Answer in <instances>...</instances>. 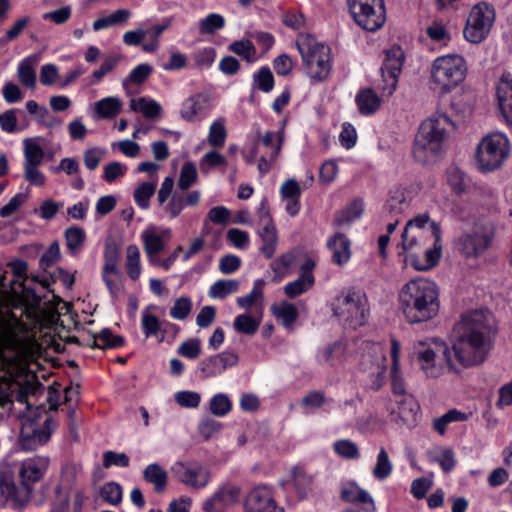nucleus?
<instances>
[{
    "mask_svg": "<svg viewBox=\"0 0 512 512\" xmlns=\"http://www.w3.org/2000/svg\"><path fill=\"white\" fill-rule=\"evenodd\" d=\"M497 333L493 314L487 309L470 310L454 325L451 337L456 360L464 368L482 364L492 350Z\"/></svg>",
    "mask_w": 512,
    "mask_h": 512,
    "instance_id": "nucleus-1",
    "label": "nucleus"
},
{
    "mask_svg": "<svg viewBox=\"0 0 512 512\" xmlns=\"http://www.w3.org/2000/svg\"><path fill=\"white\" fill-rule=\"evenodd\" d=\"M49 458L35 456L19 463L18 476L20 486L15 485L11 468L0 471L1 495L13 503L14 507H23L28 503L33 492V484L40 481L49 466Z\"/></svg>",
    "mask_w": 512,
    "mask_h": 512,
    "instance_id": "nucleus-3",
    "label": "nucleus"
},
{
    "mask_svg": "<svg viewBox=\"0 0 512 512\" xmlns=\"http://www.w3.org/2000/svg\"><path fill=\"white\" fill-rule=\"evenodd\" d=\"M119 257L120 254L115 245H106L102 277L112 295H117L122 288L121 276L117 268Z\"/></svg>",
    "mask_w": 512,
    "mask_h": 512,
    "instance_id": "nucleus-17",
    "label": "nucleus"
},
{
    "mask_svg": "<svg viewBox=\"0 0 512 512\" xmlns=\"http://www.w3.org/2000/svg\"><path fill=\"white\" fill-rule=\"evenodd\" d=\"M171 473L177 481L195 490L205 488L211 479L210 470L198 462L178 461L171 467Z\"/></svg>",
    "mask_w": 512,
    "mask_h": 512,
    "instance_id": "nucleus-14",
    "label": "nucleus"
},
{
    "mask_svg": "<svg viewBox=\"0 0 512 512\" xmlns=\"http://www.w3.org/2000/svg\"><path fill=\"white\" fill-rule=\"evenodd\" d=\"M274 315L281 319L285 326H289L296 321L298 312L293 304L283 302L279 307L274 309Z\"/></svg>",
    "mask_w": 512,
    "mask_h": 512,
    "instance_id": "nucleus-59",
    "label": "nucleus"
},
{
    "mask_svg": "<svg viewBox=\"0 0 512 512\" xmlns=\"http://www.w3.org/2000/svg\"><path fill=\"white\" fill-rule=\"evenodd\" d=\"M296 44L306 74L318 82L325 80L331 70L330 48L311 35L301 36Z\"/></svg>",
    "mask_w": 512,
    "mask_h": 512,
    "instance_id": "nucleus-8",
    "label": "nucleus"
},
{
    "mask_svg": "<svg viewBox=\"0 0 512 512\" xmlns=\"http://www.w3.org/2000/svg\"><path fill=\"white\" fill-rule=\"evenodd\" d=\"M174 399L178 405L184 408H197L201 401V396L195 391H179Z\"/></svg>",
    "mask_w": 512,
    "mask_h": 512,
    "instance_id": "nucleus-64",
    "label": "nucleus"
},
{
    "mask_svg": "<svg viewBox=\"0 0 512 512\" xmlns=\"http://www.w3.org/2000/svg\"><path fill=\"white\" fill-rule=\"evenodd\" d=\"M240 488L235 485H223L202 505L205 512H225V510L239 500Z\"/></svg>",
    "mask_w": 512,
    "mask_h": 512,
    "instance_id": "nucleus-18",
    "label": "nucleus"
},
{
    "mask_svg": "<svg viewBox=\"0 0 512 512\" xmlns=\"http://www.w3.org/2000/svg\"><path fill=\"white\" fill-rule=\"evenodd\" d=\"M404 58V52L399 46H393L386 51V57L381 66V76L385 83L382 90L387 95H391L396 89Z\"/></svg>",
    "mask_w": 512,
    "mask_h": 512,
    "instance_id": "nucleus-15",
    "label": "nucleus"
},
{
    "mask_svg": "<svg viewBox=\"0 0 512 512\" xmlns=\"http://www.w3.org/2000/svg\"><path fill=\"white\" fill-rule=\"evenodd\" d=\"M100 494L104 501L111 505H118L122 500V488L115 482L106 483Z\"/></svg>",
    "mask_w": 512,
    "mask_h": 512,
    "instance_id": "nucleus-58",
    "label": "nucleus"
},
{
    "mask_svg": "<svg viewBox=\"0 0 512 512\" xmlns=\"http://www.w3.org/2000/svg\"><path fill=\"white\" fill-rule=\"evenodd\" d=\"M332 311L345 327L357 329L367 323L370 304L364 290L350 287L334 299Z\"/></svg>",
    "mask_w": 512,
    "mask_h": 512,
    "instance_id": "nucleus-6",
    "label": "nucleus"
},
{
    "mask_svg": "<svg viewBox=\"0 0 512 512\" xmlns=\"http://www.w3.org/2000/svg\"><path fill=\"white\" fill-rule=\"evenodd\" d=\"M257 138L265 147L270 149V159L276 160L282 149V144L284 141L283 133L267 131L264 135H261L260 131H258Z\"/></svg>",
    "mask_w": 512,
    "mask_h": 512,
    "instance_id": "nucleus-34",
    "label": "nucleus"
},
{
    "mask_svg": "<svg viewBox=\"0 0 512 512\" xmlns=\"http://www.w3.org/2000/svg\"><path fill=\"white\" fill-rule=\"evenodd\" d=\"M24 144V165H40L44 160V151L35 138H26Z\"/></svg>",
    "mask_w": 512,
    "mask_h": 512,
    "instance_id": "nucleus-36",
    "label": "nucleus"
},
{
    "mask_svg": "<svg viewBox=\"0 0 512 512\" xmlns=\"http://www.w3.org/2000/svg\"><path fill=\"white\" fill-rule=\"evenodd\" d=\"M225 26V19L220 14L211 13L199 22V32L203 35L214 34Z\"/></svg>",
    "mask_w": 512,
    "mask_h": 512,
    "instance_id": "nucleus-49",
    "label": "nucleus"
},
{
    "mask_svg": "<svg viewBox=\"0 0 512 512\" xmlns=\"http://www.w3.org/2000/svg\"><path fill=\"white\" fill-rule=\"evenodd\" d=\"M409 201L407 200L403 190L397 189L387 199L384 206L387 217H402L404 211L408 209Z\"/></svg>",
    "mask_w": 512,
    "mask_h": 512,
    "instance_id": "nucleus-28",
    "label": "nucleus"
},
{
    "mask_svg": "<svg viewBox=\"0 0 512 512\" xmlns=\"http://www.w3.org/2000/svg\"><path fill=\"white\" fill-rule=\"evenodd\" d=\"M335 452L346 459H357L359 449L357 445L350 440H339L334 443Z\"/></svg>",
    "mask_w": 512,
    "mask_h": 512,
    "instance_id": "nucleus-63",
    "label": "nucleus"
},
{
    "mask_svg": "<svg viewBox=\"0 0 512 512\" xmlns=\"http://www.w3.org/2000/svg\"><path fill=\"white\" fill-rule=\"evenodd\" d=\"M292 478L299 499H304L311 489L312 477L302 467H294Z\"/></svg>",
    "mask_w": 512,
    "mask_h": 512,
    "instance_id": "nucleus-38",
    "label": "nucleus"
},
{
    "mask_svg": "<svg viewBox=\"0 0 512 512\" xmlns=\"http://www.w3.org/2000/svg\"><path fill=\"white\" fill-rule=\"evenodd\" d=\"M153 68L147 63L139 64L129 74L127 78L123 80V86L126 87L128 84L133 83L140 85L146 81L151 75Z\"/></svg>",
    "mask_w": 512,
    "mask_h": 512,
    "instance_id": "nucleus-55",
    "label": "nucleus"
},
{
    "mask_svg": "<svg viewBox=\"0 0 512 512\" xmlns=\"http://www.w3.org/2000/svg\"><path fill=\"white\" fill-rule=\"evenodd\" d=\"M363 211V206L361 201H354L351 205H349L346 209L339 212L335 219L334 225L337 227H343L345 225L351 224L354 220L358 219Z\"/></svg>",
    "mask_w": 512,
    "mask_h": 512,
    "instance_id": "nucleus-39",
    "label": "nucleus"
},
{
    "mask_svg": "<svg viewBox=\"0 0 512 512\" xmlns=\"http://www.w3.org/2000/svg\"><path fill=\"white\" fill-rule=\"evenodd\" d=\"M260 325V320L248 315V314H240L238 315L233 322L234 329L242 334L246 335H254Z\"/></svg>",
    "mask_w": 512,
    "mask_h": 512,
    "instance_id": "nucleus-43",
    "label": "nucleus"
},
{
    "mask_svg": "<svg viewBox=\"0 0 512 512\" xmlns=\"http://www.w3.org/2000/svg\"><path fill=\"white\" fill-rule=\"evenodd\" d=\"M427 213H422L410 219L401 235L403 249L416 248L419 240L431 239V223Z\"/></svg>",
    "mask_w": 512,
    "mask_h": 512,
    "instance_id": "nucleus-16",
    "label": "nucleus"
},
{
    "mask_svg": "<svg viewBox=\"0 0 512 512\" xmlns=\"http://www.w3.org/2000/svg\"><path fill=\"white\" fill-rule=\"evenodd\" d=\"M34 384L22 385L17 380H0V407L13 406L14 402L25 405L27 413L20 410L16 415L21 420L19 445L32 451L47 443L56 428L55 421L43 409L32 410L28 396L33 394Z\"/></svg>",
    "mask_w": 512,
    "mask_h": 512,
    "instance_id": "nucleus-2",
    "label": "nucleus"
},
{
    "mask_svg": "<svg viewBox=\"0 0 512 512\" xmlns=\"http://www.w3.org/2000/svg\"><path fill=\"white\" fill-rule=\"evenodd\" d=\"M156 189V183L144 182L140 184L134 191V200L142 209L149 207V200L153 196Z\"/></svg>",
    "mask_w": 512,
    "mask_h": 512,
    "instance_id": "nucleus-53",
    "label": "nucleus"
},
{
    "mask_svg": "<svg viewBox=\"0 0 512 512\" xmlns=\"http://www.w3.org/2000/svg\"><path fill=\"white\" fill-rule=\"evenodd\" d=\"M141 325L146 337L157 335L161 328L158 317L151 314L149 308L142 312Z\"/></svg>",
    "mask_w": 512,
    "mask_h": 512,
    "instance_id": "nucleus-57",
    "label": "nucleus"
},
{
    "mask_svg": "<svg viewBox=\"0 0 512 512\" xmlns=\"http://www.w3.org/2000/svg\"><path fill=\"white\" fill-rule=\"evenodd\" d=\"M495 9L487 2L476 4L469 15L463 34L471 43L482 42L489 34L495 21Z\"/></svg>",
    "mask_w": 512,
    "mask_h": 512,
    "instance_id": "nucleus-13",
    "label": "nucleus"
},
{
    "mask_svg": "<svg viewBox=\"0 0 512 512\" xmlns=\"http://www.w3.org/2000/svg\"><path fill=\"white\" fill-rule=\"evenodd\" d=\"M165 235L169 237V230H164L162 234H159L155 227H149L143 231L141 238L147 255L159 254L164 249L165 242L163 238Z\"/></svg>",
    "mask_w": 512,
    "mask_h": 512,
    "instance_id": "nucleus-27",
    "label": "nucleus"
},
{
    "mask_svg": "<svg viewBox=\"0 0 512 512\" xmlns=\"http://www.w3.org/2000/svg\"><path fill=\"white\" fill-rule=\"evenodd\" d=\"M493 236V225L489 221H479L463 232L456 247L466 257H476L490 246Z\"/></svg>",
    "mask_w": 512,
    "mask_h": 512,
    "instance_id": "nucleus-11",
    "label": "nucleus"
},
{
    "mask_svg": "<svg viewBox=\"0 0 512 512\" xmlns=\"http://www.w3.org/2000/svg\"><path fill=\"white\" fill-rule=\"evenodd\" d=\"M393 470V464L384 447H381L377 455L376 464L373 468V476L378 480L388 478Z\"/></svg>",
    "mask_w": 512,
    "mask_h": 512,
    "instance_id": "nucleus-40",
    "label": "nucleus"
},
{
    "mask_svg": "<svg viewBox=\"0 0 512 512\" xmlns=\"http://www.w3.org/2000/svg\"><path fill=\"white\" fill-rule=\"evenodd\" d=\"M245 510L250 512H284L283 508L277 507L272 493L266 486H259L253 489L245 501Z\"/></svg>",
    "mask_w": 512,
    "mask_h": 512,
    "instance_id": "nucleus-19",
    "label": "nucleus"
},
{
    "mask_svg": "<svg viewBox=\"0 0 512 512\" xmlns=\"http://www.w3.org/2000/svg\"><path fill=\"white\" fill-rule=\"evenodd\" d=\"M179 355L188 358L196 359L201 354V341L198 338H191L183 342L177 349Z\"/></svg>",
    "mask_w": 512,
    "mask_h": 512,
    "instance_id": "nucleus-62",
    "label": "nucleus"
},
{
    "mask_svg": "<svg viewBox=\"0 0 512 512\" xmlns=\"http://www.w3.org/2000/svg\"><path fill=\"white\" fill-rule=\"evenodd\" d=\"M313 285L314 282L311 281V278L300 275L296 280L284 286V292L287 297L293 299L311 289Z\"/></svg>",
    "mask_w": 512,
    "mask_h": 512,
    "instance_id": "nucleus-44",
    "label": "nucleus"
},
{
    "mask_svg": "<svg viewBox=\"0 0 512 512\" xmlns=\"http://www.w3.org/2000/svg\"><path fill=\"white\" fill-rule=\"evenodd\" d=\"M66 246L72 255H76L83 247L86 240L85 231L77 226L66 229L65 233Z\"/></svg>",
    "mask_w": 512,
    "mask_h": 512,
    "instance_id": "nucleus-37",
    "label": "nucleus"
},
{
    "mask_svg": "<svg viewBox=\"0 0 512 512\" xmlns=\"http://www.w3.org/2000/svg\"><path fill=\"white\" fill-rule=\"evenodd\" d=\"M450 126H453V123L442 113L433 114L420 125L413 147V155L417 162L428 164L436 160Z\"/></svg>",
    "mask_w": 512,
    "mask_h": 512,
    "instance_id": "nucleus-5",
    "label": "nucleus"
},
{
    "mask_svg": "<svg viewBox=\"0 0 512 512\" xmlns=\"http://www.w3.org/2000/svg\"><path fill=\"white\" fill-rule=\"evenodd\" d=\"M226 136L225 120L222 118L217 119L210 126L208 143L213 147H222L225 143Z\"/></svg>",
    "mask_w": 512,
    "mask_h": 512,
    "instance_id": "nucleus-47",
    "label": "nucleus"
},
{
    "mask_svg": "<svg viewBox=\"0 0 512 512\" xmlns=\"http://www.w3.org/2000/svg\"><path fill=\"white\" fill-rule=\"evenodd\" d=\"M437 285L428 279L418 278L406 283L400 291L401 309L410 323L432 319L439 312Z\"/></svg>",
    "mask_w": 512,
    "mask_h": 512,
    "instance_id": "nucleus-4",
    "label": "nucleus"
},
{
    "mask_svg": "<svg viewBox=\"0 0 512 512\" xmlns=\"http://www.w3.org/2000/svg\"><path fill=\"white\" fill-rule=\"evenodd\" d=\"M447 180L456 193L459 194L466 190L468 178L460 168L455 166L450 167L447 171Z\"/></svg>",
    "mask_w": 512,
    "mask_h": 512,
    "instance_id": "nucleus-52",
    "label": "nucleus"
},
{
    "mask_svg": "<svg viewBox=\"0 0 512 512\" xmlns=\"http://www.w3.org/2000/svg\"><path fill=\"white\" fill-rule=\"evenodd\" d=\"M327 247L332 252V262L343 265L351 258V241L343 233H336L327 241Z\"/></svg>",
    "mask_w": 512,
    "mask_h": 512,
    "instance_id": "nucleus-22",
    "label": "nucleus"
},
{
    "mask_svg": "<svg viewBox=\"0 0 512 512\" xmlns=\"http://www.w3.org/2000/svg\"><path fill=\"white\" fill-rule=\"evenodd\" d=\"M143 479L153 485L154 491L158 494L166 490L168 474L158 463H152L143 470Z\"/></svg>",
    "mask_w": 512,
    "mask_h": 512,
    "instance_id": "nucleus-26",
    "label": "nucleus"
},
{
    "mask_svg": "<svg viewBox=\"0 0 512 512\" xmlns=\"http://www.w3.org/2000/svg\"><path fill=\"white\" fill-rule=\"evenodd\" d=\"M356 103L362 114L369 115L379 108L380 99L372 89H365L356 96Z\"/></svg>",
    "mask_w": 512,
    "mask_h": 512,
    "instance_id": "nucleus-33",
    "label": "nucleus"
},
{
    "mask_svg": "<svg viewBox=\"0 0 512 512\" xmlns=\"http://www.w3.org/2000/svg\"><path fill=\"white\" fill-rule=\"evenodd\" d=\"M354 21L364 30L374 32L385 23L384 0H347Z\"/></svg>",
    "mask_w": 512,
    "mask_h": 512,
    "instance_id": "nucleus-12",
    "label": "nucleus"
},
{
    "mask_svg": "<svg viewBox=\"0 0 512 512\" xmlns=\"http://www.w3.org/2000/svg\"><path fill=\"white\" fill-rule=\"evenodd\" d=\"M197 179V170L196 166L192 162H187L183 165L179 180L178 186L181 190H187L193 183L196 182Z\"/></svg>",
    "mask_w": 512,
    "mask_h": 512,
    "instance_id": "nucleus-60",
    "label": "nucleus"
},
{
    "mask_svg": "<svg viewBox=\"0 0 512 512\" xmlns=\"http://www.w3.org/2000/svg\"><path fill=\"white\" fill-rule=\"evenodd\" d=\"M265 285L264 280L257 279L254 282V287L252 291L246 296L239 297L237 299V304L243 309H250L253 305H255L258 301L263 300V286Z\"/></svg>",
    "mask_w": 512,
    "mask_h": 512,
    "instance_id": "nucleus-45",
    "label": "nucleus"
},
{
    "mask_svg": "<svg viewBox=\"0 0 512 512\" xmlns=\"http://www.w3.org/2000/svg\"><path fill=\"white\" fill-rule=\"evenodd\" d=\"M207 100V96L201 93L187 98L182 104L181 117L187 121L194 120L196 115L205 108Z\"/></svg>",
    "mask_w": 512,
    "mask_h": 512,
    "instance_id": "nucleus-30",
    "label": "nucleus"
},
{
    "mask_svg": "<svg viewBox=\"0 0 512 512\" xmlns=\"http://www.w3.org/2000/svg\"><path fill=\"white\" fill-rule=\"evenodd\" d=\"M240 283L236 279H224L216 281L209 289L211 298L224 299L239 290Z\"/></svg>",
    "mask_w": 512,
    "mask_h": 512,
    "instance_id": "nucleus-35",
    "label": "nucleus"
},
{
    "mask_svg": "<svg viewBox=\"0 0 512 512\" xmlns=\"http://www.w3.org/2000/svg\"><path fill=\"white\" fill-rule=\"evenodd\" d=\"M431 239L419 240L416 248L404 249L407 252L405 261H409L414 269L426 271L435 267L441 257L442 239L440 225L431 223Z\"/></svg>",
    "mask_w": 512,
    "mask_h": 512,
    "instance_id": "nucleus-10",
    "label": "nucleus"
},
{
    "mask_svg": "<svg viewBox=\"0 0 512 512\" xmlns=\"http://www.w3.org/2000/svg\"><path fill=\"white\" fill-rule=\"evenodd\" d=\"M14 276L17 278L16 280H12L9 282V289L12 297L17 298L19 300L33 298L37 299V296L33 289H30L24 285V279L26 277V272L28 270L27 262L23 260H15L9 263Z\"/></svg>",
    "mask_w": 512,
    "mask_h": 512,
    "instance_id": "nucleus-20",
    "label": "nucleus"
},
{
    "mask_svg": "<svg viewBox=\"0 0 512 512\" xmlns=\"http://www.w3.org/2000/svg\"><path fill=\"white\" fill-rule=\"evenodd\" d=\"M341 498L345 502L362 504L365 512H374L375 510L372 497L355 483H351L342 489Z\"/></svg>",
    "mask_w": 512,
    "mask_h": 512,
    "instance_id": "nucleus-24",
    "label": "nucleus"
},
{
    "mask_svg": "<svg viewBox=\"0 0 512 512\" xmlns=\"http://www.w3.org/2000/svg\"><path fill=\"white\" fill-rule=\"evenodd\" d=\"M497 97L507 123L512 126V77L509 73L502 75L497 86Z\"/></svg>",
    "mask_w": 512,
    "mask_h": 512,
    "instance_id": "nucleus-23",
    "label": "nucleus"
},
{
    "mask_svg": "<svg viewBox=\"0 0 512 512\" xmlns=\"http://www.w3.org/2000/svg\"><path fill=\"white\" fill-rule=\"evenodd\" d=\"M413 357L427 377L437 378L442 374V366L436 363L435 350L428 347L424 342H418L414 346Z\"/></svg>",
    "mask_w": 512,
    "mask_h": 512,
    "instance_id": "nucleus-21",
    "label": "nucleus"
},
{
    "mask_svg": "<svg viewBox=\"0 0 512 512\" xmlns=\"http://www.w3.org/2000/svg\"><path fill=\"white\" fill-rule=\"evenodd\" d=\"M259 235L263 241V245L261 246L260 251L266 258L269 259L274 255L278 242L275 225L272 224L263 226L259 231Z\"/></svg>",
    "mask_w": 512,
    "mask_h": 512,
    "instance_id": "nucleus-32",
    "label": "nucleus"
},
{
    "mask_svg": "<svg viewBox=\"0 0 512 512\" xmlns=\"http://www.w3.org/2000/svg\"><path fill=\"white\" fill-rule=\"evenodd\" d=\"M467 419H468V416L466 413L461 412L457 409H451L448 412H446L444 415H442L441 417L434 419L433 428L440 435H443L446 431V427L448 424H450L452 422H462Z\"/></svg>",
    "mask_w": 512,
    "mask_h": 512,
    "instance_id": "nucleus-41",
    "label": "nucleus"
},
{
    "mask_svg": "<svg viewBox=\"0 0 512 512\" xmlns=\"http://www.w3.org/2000/svg\"><path fill=\"white\" fill-rule=\"evenodd\" d=\"M124 338L114 335L108 328H104L99 334L93 335L91 347L99 349H111L124 345Z\"/></svg>",
    "mask_w": 512,
    "mask_h": 512,
    "instance_id": "nucleus-31",
    "label": "nucleus"
},
{
    "mask_svg": "<svg viewBox=\"0 0 512 512\" xmlns=\"http://www.w3.org/2000/svg\"><path fill=\"white\" fill-rule=\"evenodd\" d=\"M418 404L411 396H400L397 400V414L398 417L404 421L410 420L418 411Z\"/></svg>",
    "mask_w": 512,
    "mask_h": 512,
    "instance_id": "nucleus-46",
    "label": "nucleus"
},
{
    "mask_svg": "<svg viewBox=\"0 0 512 512\" xmlns=\"http://www.w3.org/2000/svg\"><path fill=\"white\" fill-rule=\"evenodd\" d=\"M229 51L243 57L247 62L255 59L256 49L250 40H238L229 45Z\"/></svg>",
    "mask_w": 512,
    "mask_h": 512,
    "instance_id": "nucleus-54",
    "label": "nucleus"
},
{
    "mask_svg": "<svg viewBox=\"0 0 512 512\" xmlns=\"http://www.w3.org/2000/svg\"><path fill=\"white\" fill-rule=\"evenodd\" d=\"M467 64L458 54L437 57L431 64L430 84L442 94L451 92L465 79Z\"/></svg>",
    "mask_w": 512,
    "mask_h": 512,
    "instance_id": "nucleus-7",
    "label": "nucleus"
},
{
    "mask_svg": "<svg viewBox=\"0 0 512 512\" xmlns=\"http://www.w3.org/2000/svg\"><path fill=\"white\" fill-rule=\"evenodd\" d=\"M39 56L37 54L24 58L18 65L17 76L20 83L26 88L33 89L36 85V71Z\"/></svg>",
    "mask_w": 512,
    "mask_h": 512,
    "instance_id": "nucleus-25",
    "label": "nucleus"
},
{
    "mask_svg": "<svg viewBox=\"0 0 512 512\" xmlns=\"http://www.w3.org/2000/svg\"><path fill=\"white\" fill-rule=\"evenodd\" d=\"M121 101L115 97H107L95 104V110L102 118H113L121 109Z\"/></svg>",
    "mask_w": 512,
    "mask_h": 512,
    "instance_id": "nucleus-42",
    "label": "nucleus"
},
{
    "mask_svg": "<svg viewBox=\"0 0 512 512\" xmlns=\"http://www.w3.org/2000/svg\"><path fill=\"white\" fill-rule=\"evenodd\" d=\"M192 307L193 303L189 297L176 298L170 308V316L175 320H185L190 315Z\"/></svg>",
    "mask_w": 512,
    "mask_h": 512,
    "instance_id": "nucleus-51",
    "label": "nucleus"
},
{
    "mask_svg": "<svg viewBox=\"0 0 512 512\" xmlns=\"http://www.w3.org/2000/svg\"><path fill=\"white\" fill-rule=\"evenodd\" d=\"M294 260V253L287 252L271 263V269L275 272L279 280L290 272Z\"/></svg>",
    "mask_w": 512,
    "mask_h": 512,
    "instance_id": "nucleus-56",
    "label": "nucleus"
},
{
    "mask_svg": "<svg viewBox=\"0 0 512 512\" xmlns=\"http://www.w3.org/2000/svg\"><path fill=\"white\" fill-rule=\"evenodd\" d=\"M127 274L132 280H137L141 273L140 252L136 245L127 247Z\"/></svg>",
    "mask_w": 512,
    "mask_h": 512,
    "instance_id": "nucleus-48",
    "label": "nucleus"
},
{
    "mask_svg": "<svg viewBox=\"0 0 512 512\" xmlns=\"http://www.w3.org/2000/svg\"><path fill=\"white\" fill-rule=\"evenodd\" d=\"M510 143L505 134L493 132L482 138L476 149V163L483 172L500 168L510 155Z\"/></svg>",
    "mask_w": 512,
    "mask_h": 512,
    "instance_id": "nucleus-9",
    "label": "nucleus"
},
{
    "mask_svg": "<svg viewBox=\"0 0 512 512\" xmlns=\"http://www.w3.org/2000/svg\"><path fill=\"white\" fill-rule=\"evenodd\" d=\"M200 370L205 378L216 377L224 372L216 355L203 359L200 362Z\"/></svg>",
    "mask_w": 512,
    "mask_h": 512,
    "instance_id": "nucleus-61",
    "label": "nucleus"
},
{
    "mask_svg": "<svg viewBox=\"0 0 512 512\" xmlns=\"http://www.w3.org/2000/svg\"><path fill=\"white\" fill-rule=\"evenodd\" d=\"M231 408L232 402L226 394L218 393L210 400L209 409L215 416L223 417L231 411Z\"/></svg>",
    "mask_w": 512,
    "mask_h": 512,
    "instance_id": "nucleus-50",
    "label": "nucleus"
},
{
    "mask_svg": "<svg viewBox=\"0 0 512 512\" xmlns=\"http://www.w3.org/2000/svg\"><path fill=\"white\" fill-rule=\"evenodd\" d=\"M130 108L133 111L141 112L147 119L158 118L162 112V107L157 101L145 97L132 99L130 101Z\"/></svg>",
    "mask_w": 512,
    "mask_h": 512,
    "instance_id": "nucleus-29",
    "label": "nucleus"
}]
</instances>
